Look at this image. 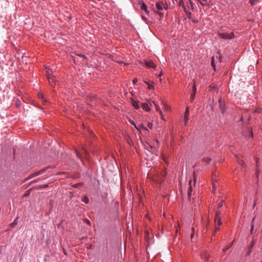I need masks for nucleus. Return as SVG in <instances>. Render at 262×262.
Here are the masks:
<instances>
[{"mask_svg": "<svg viewBox=\"0 0 262 262\" xmlns=\"http://www.w3.org/2000/svg\"><path fill=\"white\" fill-rule=\"evenodd\" d=\"M79 56L85 59L86 58V56H85L84 55H79Z\"/></svg>", "mask_w": 262, "mask_h": 262, "instance_id": "nucleus-48", "label": "nucleus"}, {"mask_svg": "<svg viewBox=\"0 0 262 262\" xmlns=\"http://www.w3.org/2000/svg\"><path fill=\"white\" fill-rule=\"evenodd\" d=\"M209 255L207 251H204L201 254V257L205 260H207L209 258Z\"/></svg>", "mask_w": 262, "mask_h": 262, "instance_id": "nucleus-12", "label": "nucleus"}, {"mask_svg": "<svg viewBox=\"0 0 262 262\" xmlns=\"http://www.w3.org/2000/svg\"><path fill=\"white\" fill-rule=\"evenodd\" d=\"M46 171V168H43L40 170L35 171L34 172L31 173L30 174L27 178H26L25 180V181H28L29 180H30L31 179H32L36 176H38L39 175H40L42 173H43Z\"/></svg>", "mask_w": 262, "mask_h": 262, "instance_id": "nucleus-1", "label": "nucleus"}, {"mask_svg": "<svg viewBox=\"0 0 262 262\" xmlns=\"http://www.w3.org/2000/svg\"><path fill=\"white\" fill-rule=\"evenodd\" d=\"M215 232L219 230L220 229L219 226H218L217 225H215Z\"/></svg>", "mask_w": 262, "mask_h": 262, "instance_id": "nucleus-36", "label": "nucleus"}, {"mask_svg": "<svg viewBox=\"0 0 262 262\" xmlns=\"http://www.w3.org/2000/svg\"><path fill=\"white\" fill-rule=\"evenodd\" d=\"M186 15L189 19L191 18V13L190 12H186Z\"/></svg>", "mask_w": 262, "mask_h": 262, "instance_id": "nucleus-28", "label": "nucleus"}, {"mask_svg": "<svg viewBox=\"0 0 262 262\" xmlns=\"http://www.w3.org/2000/svg\"><path fill=\"white\" fill-rule=\"evenodd\" d=\"M251 251H252V249H250V248L249 247L248 251L247 252V253L246 254V256H249L250 254Z\"/></svg>", "mask_w": 262, "mask_h": 262, "instance_id": "nucleus-30", "label": "nucleus"}, {"mask_svg": "<svg viewBox=\"0 0 262 262\" xmlns=\"http://www.w3.org/2000/svg\"><path fill=\"white\" fill-rule=\"evenodd\" d=\"M179 5L180 6L183 5V1H180L179 2Z\"/></svg>", "mask_w": 262, "mask_h": 262, "instance_id": "nucleus-44", "label": "nucleus"}, {"mask_svg": "<svg viewBox=\"0 0 262 262\" xmlns=\"http://www.w3.org/2000/svg\"><path fill=\"white\" fill-rule=\"evenodd\" d=\"M254 245V241L253 239L252 243L250 244V246H249L250 249H252Z\"/></svg>", "mask_w": 262, "mask_h": 262, "instance_id": "nucleus-27", "label": "nucleus"}, {"mask_svg": "<svg viewBox=\"0 0 262 262\" xmlns=\"http://www.w3.org/2000/svg\"><path fill=\"white\" fill-rule=\"evenodd\" d=\"M163 159L165 162H167V160L165 157L163 156Z\"/></svg>", "mask_w": 262, "mask_h": 262, "instance_id": "nucleus-47", "label": "nucleus"}, {"mask_svg": "<svg viewBox=\"0 0 262 262\" xmlns=\"http://www.w3.org/2000/svg\"><path fill=\"white\" fill-rule=\"evenodd\" d=\"M238 163H239V164H242V163H243V161H242V160H239V161H238Z\"/></svg>", "mask_w": 262, "mask_h": 262, "instance_id": "nucleus-52", "label": "nucleus"}, {"mask_svg": "<svg viewBox=\"0 0 262 262\" xmlns=\"http://www.w3.org/2000/svg\"><path fill=\"white\" fill-rule=\"evenodd\" d=\"M131 102L133 106L135 107L136 109H138L139 108V106L138 104L139 101L135 100L133 99H131Z\"/></svg>", "mask_w": 262, "mask_h": 262, "instance_id": "nucleus-11", "label": "nucleus"}, {"mask_svg": "<svg viewBox=\"0 0 262 262\" xmlns=\"http://www.w3.org/2000/svg\"><path fill=\"white\" fill-rule=\"evenodd\" d=\"M261 262H262V261H261Z\"/></svg>", "mask_w": 262, "mask_h": 262, "instance_id": "nucleus-62", "label": "nucleus"}, {"mask_svg": "<svg viewBox=\"0 0 262 262\" xmlns=\"http://www.w3.org/2000/svg\"><path fill=\"white\" fill-rule=\"evenodd\" d=\"M211 64H212V67L214 68V57H212Z\"/></svg>", "mask_w": 262, "mask_h": 262, "instance_id": "nucleus-33", "label": "nucleus"}, {"mask_svg": "<svg viewBox=\"0 0 262 262\" xmlns=\"http://www.w3.org/2000/svg\"><path fill=\"white\" fill-rule=\"evenodd\" d=\"M82 201L85 203H89V198L86 196H84L82 199Z\"/></svg>", "mask_w": 262, "mask_h": 262, "instance_id": "nucleus-19", "label": "nucleus"}, {"mask_svg": "<svg viewBox=\"0 0 262 262\" xmlns=\"http://www.w3.org/2000/svg\"><path fill=\"white\" fill-rule=\"evenodd\" d=\"M158 14L159 15V16L161 17H162L163 16V13L161 12H158Z\"/></svg>", "mask_w": 262, "mask_h": 262, "instance_id": "nucleus-42", "label": "nucleus"}, {"mask_svg": "<svg viewBox=\"0 0 262 262\" xmlns=\"http://www.w3.org/2000/svg\"><path fill=\"white\" fill-rule=\"evenodd\" d=\"M255 203H254L253 206V207L254 208V207H255Z\"/></svg>", "mask_w": 262, "mask_h": 262, "instance_id": "nucleus-60", "label": "nucleus"}, {"mask_svg": "<svg viewBox=\"0 0 262 262\" xmlns=\"http://www.w3.org/2000/svg\"><path fill=\"white\" fill-rule=\"evenodd\" d=\"M138 130H140V128H139V126L138 127V126H136V125H135L134 126Z\"/></svg>", "mask_w": 262, "mask_h": 262, "instance_id": "nucleus-50", "label": "nucleus"}, {"mask_svg": "<svg viewBox=\"0 0 262 262\" xmlns=\"http://www.w3.org/2000/svg\"><path fill=\"white\" fill-rule=\"evenodd\" d=\"M191 229L192 230V233L191 234V238H193V235H194V228L193 227H192L191 228Z\"/></svg>", "mask_w": 262, "mask_h": 262, "instance_id": "nucleus-34", "label": "nucleus"}, {"mask_svg": "<svg viewBox=\"0 0 262 262\" xmlns=\"http://www.w3.org/2000/svg\"><path fill=\"white\" fill-rule=\"evenodd\" d=\"M201 4L202 5H203V6H204V4L202 2H201Z\"/></svg>", "mask_w": 262, "mask_h": 262, "instance_id": "nucleus-56", "label": "nucleus"}, {"mask_svg": "<svg viewBox=\"0 0 262 262\" xmlns=\"http://www.w3.org/2000/svg\"><path fill=\"white\" fill-rule=\"evenodd\" d=\"M189 107H187L185 110V115H184V124L186 125L187 122L189 119Z\"/></svg>", "mask_w": 262, "mask_h": 262, "instance_id": "nucleus-5", "label": "nucleus"}, {"mask_svg": "<svg viewBox=\"0 0 262 262\" xmlns=\"http://www.w3.org/2000/svg\"><path fill=\"white\" fill-rule=\"evenodd\" d=\"M14 225H15V223H13L11 224V226H13Z\"/></svg>", "mask_w": 262, "mask_h": 262, "instance_id": "nucleus-54", "label": "nucleus"}, {"mask_svg": "<svg viewBox=\"0 0 262 262\" xmlns=\"http://www.w3.org/2000/svg\"><path fill=\"white\" fill-rule=\"evenodd\" d=\"M132 124H133V125H134V126H135V125H136L135 124L134 122H132Z\"/></svg>", "mask_w": 262, "mask_h": 262, "instance_id": "nucleus-59", "label": "nucleus"}, {"mask_svg": "<svg viewBox=\"0 0 262 262\" xmlns=\"http://www.w3.org/2000/svg\"><path fill=\"white\" fill-rule=\"evenodd\" d=\"M196 92V86L195 85V84L194 83L193 87H192V93L191 94V96H190L191 101H192L194 100Z\"/></svg>", "mask_w": 262, "mask_h": 262, "instance_id": "nucleus-7", "label": "nucleus"}, {"mask_svg": "<svg viewBox=\"0 0 262 262\" xmlns=\"http://www.w3.org/2000/svg\"><path fill=\"white\" fill-rule=\"evenodd\" d=\"M156 142L158 144L159 143V142H158L157 140H156Z\"/></svg>", "mask_w": 262, "mask_h": 262, "instance_id": "nucleus-61", "label": "nucleus"}, {"mask_svg": "<svg viewBox=\"0 0 262 262\" xmlns=\"http://www.w3.org/2000/svg\"><path fill=\"white\" fill-rule=\"evenodd\" d=\"M221 211L219 210L216 212L215 217L214 219V224L217 225L218 226H220L222 225V222L221 221Z\"/></svg>", "mask_w": 262, "mask_h": 262, "instance_id": "nucleus-3", "label": "nucleus"}, {"mask_svg": "<svg viewBox=\"0 0 262 262\" xmlns=\"http://www.w3.org/2000/svg\"><path fill=\"white\" fill-rule=\"evenodd\" d=\"M138 81V79L137 78H135L134 79L133 81V83L135 84Z\"/></svg>", "mask_w": 262, "mask_h": 262, "instance_id": "nucleus-40", "label": "nucleus"}, {"mask_svg": "<svg viewBox=\"0 0 262 262\" xmlns=\"http://www.w3.org/2000/svg\"><path fill=\"white\" fill-rule=\"evenodd\" d=\"M145 83L148 85V88L149 90H153L154 89V86L153 85L150 84L149 82L145 81Z\"/></svg>", "mask_w": 262, "mask_h": 262, "instance_id": "nucleus-18", "label": "nucleus"}, {"mask_svg": "<svg viewBox=\"0 0 262 262\" xmlns=\"http://www.w3.org/2000/svg\"><path fill=\"white\" fill-rule=\"evenodd\" d=\"M193 174L194 175V172L193 173ZM195 177L194 176V184H195Z\"/></svg>", "mask_w": 262, "mask_h": 262, "instance_id": "nucleus-53", "label": "nucleus"}, {"mask_svg": "<svg viewBox=\"0 0 262 262\" xmlns=\"http://www.w3.org/2000/svg\"><path fill=\"white\" fill-rule=\"evenodd\" d=\"M233 242H234V241L232 242V243L231 244V245L230 246H228V247H226L225 248H224L223 250V251L224 252H226L227 250H228L231 247V246L232 245Z\"/></svg>", "mask_w": 262, "mask_h": 262, "instance_id": "nucleus-22", "label": "nucleus"}, {"mask_svg": "<svg viewBox=\"0 0 262 262\" xmlns=\"http://www.w3.org/2000/svg\"><path fill=\"white\" fill-rule=\"evenodd\" d=\"M155 106L156 107L157 111L158 112H159V113L160 114V115H161V116L162 117V118L163 119H164V116H163V115L162 114V111L161 110L160 108L159 107H158L157 105Z\"/></svg>", "mask_w": 262, "mask_h": 262, "instance_id": "nucleus-17", "label": "nucleus"}, {"mask_svg": "<svg viewBox=\"0 0 262 262\" xmlns=\"http://www.w3.org/2000/svg\"><path fill=\"white\" fill-rule=\"evenodd\" d=\"M140 8H141V10H144L146 13H147L148 11H147V6H146V5L144 3H142V5L141 6Z\"/></svg>", "mask_w": 262, "mask_h": 262, "instance_id": "nucleus-15", "label": "nucleus"}, {"mask_svg": "<svg viewBox=\"0 0 262 262\" xmlns=\"http://www.w3.org/2000/svg\"><path fill=\"white\" fill-rule=\"evenodd\" d=\"M189 2H190V7H191V9L193 10L194 9V4H193V3L190 1L189 0Z\"/></svg>", "mask_w": 262, "mask_h": 262, "instance_id": "nucleus-25", "label": "nucleus"}, {"mask_svg": "<svg viewBox=\"0 0 262 262\" xmlns=\"http://www.w3.org/2000/svg\"><path fill=\"white\" fill-rule=\"evenodd\" d=\"M85 222L87 224H90V221L89 220H88V219H85L84 220Z\"/></svg>", "mask_w": 262, "mask_h": 262, "instance_id": "nucleus-43", "label": "nucleus"}, {"mask_svg": "<svg viewBox=\"0 0 262 262\" xmlns=\"http://www.w3.org/2000/svg\"><path fill=\"white\" fill-rule=\"evenodd\" d=\"M84 154L85 155H87L88 152H87V151L85 149H84V148H82L81 149V152L80 151H76V155H77V156L80 158H81V154Z\"/></svg>", "mask_w": 262, "mask_h": 262, "instance_id": "nucleus-10", "label": "nucleus"}, {"mask_svg": "<svg viewBox=\"0 0 262 262\" xmlns=\"http://www.w3.org/2000/svg\"><path fill=\"white\" fill-rule=\"evenodd\" d=\"M257 0H252L251 1V3L252 5H255L256 4V2Z\"/></svg>", "mask_w": 262, "mask_h": 262, "instance_id": "nucleus-39", "label": "nucleus"}, {"mask_svg": "<svg viewBox=\"0 0 262 262\" xmlns=\"http://www.w3.org/2000/svg\"><path fill=\"white\" fill-rule=\"evenodd\" d=\"M138 130H140V128H139V126L138 127V126H136V125H135L134 126Z\"/></svg>", "mask_w": 262, "mask_h": 262, "instance_id": "nucleus-51", "label": "nucleus"}, {"mask_svg": "<svg viewBox=\"0 0 262 262\" xmlns=\"http://www.w3.org/2000/svg\"><path fill=\"white\" fill-rule=\"evenodd\" d=\"M48 187V184H45V185H40V186H38V187H37V189H41L47 188Z\"/></svg>", "mask_w": 262, "mask_h": 262, "instance_id": "nucleus-21", "label": "nucleus"}, {"mask_svg": "<svg viewBox=\"0 0 262 262\" xmlns=\"http://www.w3.org/2000/svg\"><path fill=\"white\" fill-rule=\"evenodd\" d=\"M163 103L164 105L165 108L168 109L169 106L167 105H166V104H165L163 102Z\"/></svg>", "mask_w": 262, "mask_h": 262, "instance_id": "nucleus-46", "label": "nucleus"}, {"mask_svg": "<svg viewBox=\"0 0 262 262\" xmlns=\"http://www.w3.org/2000/svg\"><path fill=\"white\" fill-rule=\"evenodd\" d=\"M218 35L220 38L224 39H230L233 38L234 37L233 32H231L230 33H219Z\"/></svg>", "mask_w": 262, "mask_h": 262, "instance_id": "nucleus-2", "label": "nucleus"}, {"mask_svg": "<svg viewBox=\"0 0 262 262\" xmlns=\"http://www.w3.org/2000/svg\"><path fill=\"white\" fill-rule=\"evenodd\" d=\"M256 162L257 163V162H258V160H257V158H256Z\"/></svg>", "mask_w": 262, "mask_h": 262, "instance_id": "nucleus-58", "label": "nucleus"}, {"mask_svg": "<svg viewBox=\"0 0 262 262\" xmlns=\"http://www.w3.org/2000/svg\"><path fill=\"white\" fill-rule=\"evenodd\" d=\"M224 202V200L223 199H221L220 201L217 204V206L219 208L223 206Z\"/></svg>", "mask_w": 262, "mask_h": 262, "instance_id": "nucleus-16", "label": "nucleus"}, {"mask_svg": "<svg viewBox=\"0 0 262 262\" xmlns=\"http://www.w3.org/2000/svg\"><path fill=\"white\" fill-rule=\"evenodd\" d=\"M150 105L152 106V105H154L155 106H156V104L154 101H151L149 102Z\"/></svg>", "mask_w": 262, "mask_h": 262, "instance_id": "nucleus-37", "label": "nucleus"}, {"mask_svg": "<svg viewBox=\"0 0 262 262\" xmlns=\"http://www.w3.org/2000/svg\"><path fill=\"white\" fill-rule=\"evenodd\" d=\"M142 107L143 110H144L147 112L150 110V107H149L148 104L146 103H142Z\"/></svg>", "mask_w": 262, "mask_h": 262, "instance_id": "nucleus-13", "label": "nucleus"}, {"mask_svg": "<svg viewBox=\"0 0 262 262\" xmlns=\"http://www.w3.org/2000/svg\"><path fill=\"white\" fill-rule=\"evenodd\" d=\"M156 8L158 10H162L163 8L166 9L163 2L157 3L156 4Z\"/></svg>", "mask_w": 262, "mask_h": 262, "instance_id": "nucleus-9", "label": "nucleus"}, {"mask_svg": "<svg viewBox=\"0 0 262 262\" xmlns=\"http://www.w3.org/2000/svg\"><path fill=\"white\" fill-rule=\"evenodd\" d=\"M253 227H254V226H253V224H252V225H251V233H252V232H253Z\"/></svg>", "mask_w": 262, "mask_h": 262, "instance_id": "nucleus-45", "label": "nucleus"}, {"mask_svg": "<svg viewBox=\"0 0 262 262\" xmlns=\"http://www.w3.org/2000/svg\"><path fill=\"white\" fill-rule=\"evenodd\" d=\"M139 128H140V129H144L145 130H147V129L145 127H144L142 125H139Z\"/></svg>", "mask_w": 262, "mask_h": 262, "instance_id": "nucleus-29", "label": "nucleus"}, {"mask_svg": "<svg viewBox=\"0 0 262 262\" xmlns=\"http://www.w3.org/2000/svg\"><path fill=\"white\" fill-rule=\"evenodd\" d=\"M145 66L148 68H151L155 69L156 68L155 64L151 60H147L145 61Z\"/></svg>", "mask_w": 262, "mask_h": 262, "instance_id": "nucleus-6", "label": "nucleus"}, {"mask_svg": "<svg viewBox=\"0 0 262 262\" xmlns=\"http://www.w3.org/2000/svg\"><path fill=\"white\" fill-rule=\"evenodd\" d=\"M19 103H16V105H17V107L19 106Z\"/></svg>", "mask_w": 262, "mask_h": 262, "instance_id": "nucleus-57", "label": "nucleus"}, {"mask_svg": "<svg viewBox=\"0 0 262 262\" xmlns=\"http://www.w3.org/2000/svg\"><path fill=\"white\" fill-rule=\"evenodd\" d=\"M212 187H213V190H215L216 188V185H215V184L214 183H213L212 184Z\"/></svg>", "mask_w": 262, "mask_h": 262, "instance_id": "nucleus-35", "label": "nucleus"}, {"mask_svg": "<svg viewBox=\"0 0 262 262\" xmlns=\"http://www.w3.org/2000/svg\"><path fill=\"white\" fill-rule=\"evenodd\" d=\"M254 220H255V217H254V218L253 219L252 223H253V222H254Z\"/></svg>", "mask_w": 262, "mask_h": 262, "instance_id": "nucleus-55", "label": "nucleus"}, {"mask_svg": "<svg viewBox=\"0 0 262 262\" xmlns=\"http://www.w3.org/2000/svg\"><path fill=\"white\" fill-rule=\"evenodd\" d=\"M219 104H220V108L221 109L222 113L223 114H224L225 112V111H226L224 102L222 101L221 99H220L219 101Z\"/></svg>", "mask_w": 262, "mask_h": 262, "instance_id": "nucleus-8", "label": "nucleus"}, {"mask_svg": "<svg viewBox=\"0 0 262 262\" xmlns=\"http://www.w3.org/2000/svg\"><path fill=\"white\" fill-rule=\"evenodd\" d=\"M189 185H190V186L189 187V190L188 191V195L189 198H190V196L191 195V192H192L191 181H189Z\"/></svg>", "mask_w": 262, "mask_h": 262, "instance_id": "nucleus-14", "label": "nucleus"}, {"mask_svg": "<svg viewBox=\"0 0 262 262\" xmlns=\"http://www.w3.org/2000/svg\"><path fill=\"white\" fill-rule=\"evenodd\" d=\"M46 72L49 83H51V82H55L56 78L55 77V76H52L51 75L52 71H51L50 69H48V70Z\"/></svg>", "mask_w": 262, "mask_h": 262, "instance_id": "nucleus-4", "label": "nucleus"}, {"mask_svg": "<svg viewBox=\"0 0 262 262\" xmlns=\"http://www.w3.org/2000/svg\"><path fill=\"white\" fill-rule=\"evenodd\" d=\"M191 20L194 23H197L198 22V19H195V18L192 19Z\"/></svg>", "mask_w": 262, "mask_h": 262, "instance_id": "nucleus-41", "label": "nucleus"}, {"mask_svg": "<svg viewBox=\"0 0 262 262\" xmlns=\"http://www.w3.org/2000/svg\"><path fill=\"white\" fill-rule=\"evenodd\" d=\"M152 126H153V124H152V123H150V122H148V123L147 126H148L149 128H150V129L152 128Z\"/></svg>", "mask_w": 262, "mask_h": 262, "instance_id": "nucleus-26", "label": "nucleus"}, {"mask_svg": "<svg viewBox=\"0 0 262 262\" xmlns=\"http://www.w3.org/2000/svg\"><path fill=\"white\" fill-rule=\"evenodd\" d=\"M80 185H81V184H80V183H77V184H75L73 185V186L74 187H76V188H77V187H78L79 186H80Z\"/></svg>", "mask_w": 262, "mask_h": 262, "instance_id": "nucleus-32", "label": "nucleus"}, {"mask_svg": "<svg viewBox=\"0 0 262 262\" xmlns=\"http://www.w3.org/2000/svg\"><path fill=\"white\" fill-rule=\"evenodd\" d=\"M248 136H249L250 138H252L253 137V133L251 129H250Z\"/></svg>", "mask_w": 262, "mask_h": 262, "instance_id": "nucleus-23", "label": "nucleus"}, {"mask_svg": "<svg viewBox=\"0 0 262 262\" xmlns=\"http://www.w3.org/2000/svg\"><path fill=\"white\" fill-rule=\"evenodd\" d=\"M211 159L210 158H207V159H204V161L207 163V164H209L211 162Z\"/></svg>", "mask_w": 262, "mask_h": 262, "instance_id": "nucleus-24", "label": "nucleus"}, {"mask_svg": "<svg viewBox=\"0 0 262 262\" xmlns=\"http://www.w3.org/2000/svg\"><path fill=\"white\" fill-rule=\"evenodd\" d=\"M40 180V178H38L36 180H34L33 181H32L31 182V184H33V183H36L38 181H39Z\"/></svg>", "mask_w": 262, "mask_h": 262, "instance_id": "nucleus-31", "label": "nucleus"}, {"mask_svg": "<svg viewBox=\"0 0 262 262\" xmlns=\"http://www.w3.org/2000/svg\"><path fill=\"white\" fill-rule=\"evenodd\" d=\"M38 97L42 100L43 103L46 102V100L45 99L44 96L42 94H39Z\"/></svg>", "mask_w": 262, "mask_h": 262, "instance_id": "nucleus-20", "label": "nucleus"}, {"mask_svg": "<svg viewBox=\"0 0 262 262\" xmlns=\"http://www.w3.org/2000/svg\"><path fill=\"white\" fill-rule=\"evenodd\" d=\"M257 0H252L251 1V3L252 5H255L256 4V2Z\"/></svg>", "mask_w": 262, "mask_h": 262, "instance_id": "nucleus-38", "label": "nucleus"}, {"mask_svg": "<svg viewBox=\"0 0 262 262\" xmlns=\"http://www.w3.org/2000/svg\"><path fill=\"white\" fill-rule=\"evenodd\" d=\"M162 75H163V73H162V72H161L160 73L159 75V76L161 77V76H162Z\"/></svg>", "mask_w": 262, "mask_h": 262, "instance_id": "nucleus-49", "label": "nucleus"}]
</instances>
